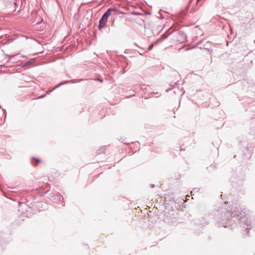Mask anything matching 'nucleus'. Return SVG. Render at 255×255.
Segmentation results:
<instances>
[{"label":"nucleus","mask_w":255,"mask_h":255,"mask_svg":"<svg viewBox=\"0 0 255 255\" xmlns=\"http://www.w3.org/2000/svg\"><path fill=\"white\" fill-rule=\"evenodd\" d=\"M114 10H115L113 8H109L103 15L101 19L99 21V27L100 29L103 28L105 26L108 18L109 16L111 15V12Z\"/></svg>","instance_id":"nucleus-1"},{"label":"nucleus","mask_w":255,"mask_h":255,"mask_svg":"<svg viewBox=\"0 0 255 255\" xmlns=\"http://www.w3.org/2000/svg\"><path fill=\"white\" fill-rule=\"evenodd\" d=\"M32 159H33V160H35V161H36V164H35V166H37V163H38V162H41V161L40 159H36V158H33Z\"/></svg>","instance_id":"nucleus-2"},{"label":"nucleus","mask_w":255,"mask_h":255,"mask_svg":"<svg viewBox=\"0 0 255 255\" xmlns=\"http://www.w3.org/2000/svg\"><path fill=\"white\" fill-rule=\"evenodd\" d=\"M200 0H197V1H199Z\"/></svg>","instance_id":"nucleus-4"},{"label":"nucleus","mask_w":255,"mask_h":255,"mask_svg":"<svg viewBox=\"0 0 255 255\" xmlns=\"http://www.w3.org/2000/svg\"><path fill=\"white\" fill-rule=\"evenodd\" d=\"M153 47V44H152L151 45H150L148 47V50H151L152 48Z\"/></svg>","instance_id":"nucleus-3"}]
</instances>
